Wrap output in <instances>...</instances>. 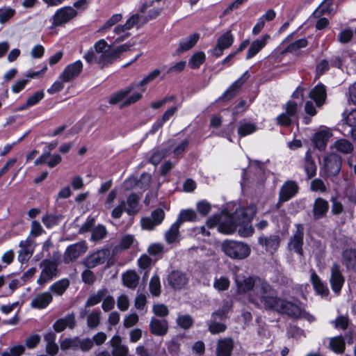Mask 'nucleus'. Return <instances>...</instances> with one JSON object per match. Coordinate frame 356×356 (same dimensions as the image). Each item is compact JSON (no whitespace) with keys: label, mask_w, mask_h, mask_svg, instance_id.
Segmentation results:
<instances>
[{"label":"nucleus","mask_w":356,"mask_h":356,"mask_svg":"<svg viewBox=\"0 0 356 356\" xmlns=\"http://www.w3.org/2000/svg\"><path fill=\"white\" fill-rule=\"evenodd\" d=\"M257 213V208L254 205L248 207H239L236 211L229 215L227 211L222 212L220 215H214L207 222L209 228L217 227L218 232L231 234L234 233L238 226H243L239 229L240 236L245 237L253 234L254 229L249 225Z\"/></svg>","instance_id":"1"},{"label":"nucleus","mask_w":356,"mask_h":356,"mask_svg":"<svg viewBox=\"0 0 356 356\" xmlns=\"http://www.w3.org/2000/svg\"><path fill=\"white\" fill-rule=\"evenodd\" d=\"M238 294H247L250 302L260 307H269L273 301V288L259 277H236Z\"/></svg>","instance_id":"2"},{"label":"nucleus","mask_w":356,"mask_h":356,"mask_svg":"<svg viewBox=\"0 0 356 356\" xmlns=\"http://www.w3.org/2000/svg\"><path fill=\"white\" fill-rule=\"evenodd\" d=\"M111 49L104 40H99L94 45V50H89L84 56L88 63H97L102 67L111 62Z\"/></svg>","instance_id":"3"},{"label":"nucleus","mask_w":356,"mask_h":356,"mask_svg":"<svg viewBox=\"0 0 356 356\" xmlns=\"http://www.w3.org/2000/svg\"><path fill=\"white\" fill-rule=\"evenodd\" d=\"M140 197L136 193L130 194L126 202L124 200H119L118 204L111 211V217L114 219H120L124 211L129 216L136 215L140 209Z\"/></svg>","instance_id":"4"},{"label":"nucleus","mask_w":356,"mask_h":356,"mask_svg":"<svg viewBox=\"0 0 356 356\" xmlns=\"http://www.w3.org/2000/svg\"><path fill=\"white\" fill-rule=\"evenodd\" d=\"M273 301L269 307H264L266 309H274L280 313L286 314L293 318H299L302 314L301 309L296 305L286 302L277 298L273 289Z\"/></svg>","instance_id":"5"},{"label":"nucleus","mask_w":356,"mask_h":356,"mask_svg":"<svg viewBox=\"0 0 356 356\" xmlns=\"http://www.w3.org/2000/svg\"><path fill=\"white\" fill-rule=\"evenodd\" d=\"M222 249L226 255L236 259H245L250 253V249L248 245L236 241H225L222 243Z\"/></svg>","instance_id":"6"},{"label":"nucleus","mask_w":356,"mask_h":356,"mask_svg":"<svg viewBox=\"0 0 356 356\" xmlns=\"http://www.w3.org/2000/svg\"><path fill=\"white\" fill-rule=\"evenodd\" d=\"M41 273L37 283L44 285L58 275V264L51 259H44L40 264Z\"/></svg>","instance_id":"7"},{"label":"nucleus","mask_w":356,"mask_h":356,"mask_svg":"<svg viewBox=\"0 0 356 356\" xmlns=\"http://www.w3.org/2000/svg\"><path fill=\"white\" fill-rule=\"evenodd\" d=\"M342 159L336 154H330L323 159V169L329 177L337 176L341 168Z\"/></svg>","instance_id":"8"},{"label":"nucleus","mask_w":356,"mask_h":356,"mask_svg":"<svg viewBox=\"0 0 356 356\" xmlns=\"http://www.w3.org/2000/svg\"><path fill=\"white\" fill-rule=\"evenodd\" d=\"M78 12L71 6H64L56 10L52 17L51 21L54 26H60L69 22L75 18Z\"/></svg>","instance_id":"9"},{"label":"nucleus","mask_w":356,"mask_h":356,"mask_svg":"<svg viewBox=\"0 0 356 356\" xmlns=\"http://www.w3.org/2000/svg\"><path fill=\"white\" fill-rule=\"evenodd\" d=\"M109 256L110 251L108 249H101L88 255L83 263L88 268H94L104 264Z\"/></svg>","instance_id":"10"},{"label":"nucleus","mask_w":356,"mask_h":356,"mask_svg":"<svg viewBox=\"0 0 356 356\" xmlns=\"http://www.w3.org/2000/svg\"><path fill=\"white\" fill-rule=\"evenodd\" d=\"M298 188V184L294 181L289 180L284 182L280 191L277 207H280L283 202L289 201L295 196Z\"/></svg>","instance_id":"11"},{"label":"nucleus","mask_w":356,"mask_h":356,"mask_svg":"<svg viewBox=\"0 0 356 356\" xmlns=\"http://www.w3.org/2000/svg\"><path fill=\"white\" fill-rule=\"evenodd\" d=\"M83 70V63L81 60H76L67 65L59 75V79L65 82H70L79 76Z\"/></svg>","instance_id":"12"},{"label":"nucleus","mask_w":356,"mask_h":356,"mask_svg":"<svg viewBox=\"0 0 356 356\" xmlns=\"http://www.w3.org/2000/svg\"><path fill=\"white\" fill-rule=\"evenodd\" d=\"M88 249V246L84 241H81L71 245L66 249L64 254V261L65 263L73 261L83 254Z\"/></svg>","instance_id":"13"},{"label":"nucleus","mask_w":356,"mask_h":356,"mask_svg":"<svg viewBox=\"0 0 356 356\" xmlns=\"http://www.w3.org/2000/svg\"><path fill=\"white\" fill-rule=\"evenodd\" d=\"M344 277L340 269V266L334 263L330 268V282L332 291L339 293L344 284Z\"/></svg>","instance_id":"14"},{"label":"nucleus","mask_w":356,"mask_h":356,"mask_svg":"<svg viewBox=\"0 0 356 356\" xmlns=\"http://www.w3.org/2000/svg\"><path fill=\"white\" fill-rule=\"evenodd\" d=\"M234 40V38L231 31H227L218 38L216 46L213 49V54L216 57L220 56L225 49H227L232 45Z\"/></svg>","instance_id":"15"},{"label":"nucleus","mask_w":356,"mask_h":356,"mask_svg":"<svg viewBox=\"0 0 356 356\" xmlns=\"http://www.w3.org/2000/svg\"><path fill=\"white\" fill-rule=\"evenodd\" d=\"M296 231L290 238L288 246L289 250H293L296 252L300 255L302 254L303 245V236H304V227L302 225L298 224L296 225Z\"/></svg>","instance_id":"16"},{"label":"nucleus","mask_w":356,"mask_h":356,"mask_svg":"<svg viewBox=\"0 0 356 356\" xmlns=\"http://www.w3.org/2000/svg\"><path fill=\"white\" fill-rule=\"evenodd\" d=\"M53 296L50 291L37 293L31 300L30 305L32 308L42 309L47 308L52 302Z\"/></svg>","instance_id":"17"},{"label":"nucleus","mask_w":356,"mask_h":356,"mask_svg":"<svg viewBox=\"0 0 356 356\" xmlns=\"http://www.w3.org/2000/svg\"><path fill=\"white\" fill-rule=\"evenodd\" d=\"M258 243L265 250L270 253L275 252L280 244V238L278 235H270L268 236L262 235L259 237Z\"/></svg>","instance_id":"18"},{"label":"nucleus","mask_w":356,"mask_h":356,"mask_svg":"<svg viewBox=\"0 0 356 356\" xmlns=\"http://www.w3.org/2000/svg\"><path fill=\"white\" fill-rule=\"evenodd\" d=\"M188 282L186 275L179 270L171 272L168 277L169 285L174 289H181L185 287Z\"/></svg>","instance_id":"19"},{"label":"nucleus","mask_w":356,"mask_h":356,"mask_svg":"<svg viewBox=\"0 0 356 356\" xmlns=\"http://www.w3.org/2000/svg\"><path fill=\"white\" fill-rule=\"evenodd\" d=\"M332 134L329 128L324 127L316 131L313 137V142L316 148L323 150L325 148L327 143Z\"/></svg>","instance_id":"20"},{"label":"nucleus","mask_w":356,"mask_h":356,"mask_svg":"<svg viewBox=\"0 0 356 356\" xmlns=\"http://www.w3.org/2000/svg\"><path fill=\"white\" fill-rule=\"evenodd\" d=\"M270 39L269 34L263 35L259 39L254 40L248 50L246 59L249 60L256 56Z\"/></svg>","instance_id":"21"},{"label":"nucleus","mask_w":356,"mask_h":356,"mask_svg":"<svg viewBox=\"0 0 356 356\" xmlns=\"http://www.w3.org/2000/svg\"><path fill=\"white\" fill-rule=\"evenodd\" d=\"M329 209V203L327 200L318 197L313 204L312 214L315 220H318L325 217Z\"/></svg>","instance_id":"22"},{"label":"nucleus","mask_w":356,"mask_h":356,"mask_svg":"<svg viewBox=\"0 0 356 356\" xmlns=\"http://www.w3.org/2000/svg\"><path fill=\"white\" fill-rule=\"evenodd\" d=\"M248 77V72H245L239 79L234 82L229 88L227 89L220 99L222 101H225L232 98L236 94L238 88L245 82Z\"/></svg>","instance_id":"23"},{"label":"nucleus","mask_w":356,"mask_h":356,"mask_svg":"<svg viewBox=\"0 0 356 356\" xmlns=\"http://www.w3.org/2000/svg\"><path fill=\"white\" fill-rule=\"evenodd\" d=\"M309 97L313 99L318 107L321 106L326 99V89L324 85L319 83L311 90Z\"/></svg>","instance_id":"24"},{"label":"nucleus","mask_w":356,"mask_h":356,"mask_svg":"<svg viewBox=\"0 0 356 356\" xmlns=\"http://www.w3.org/2000/svg\"><path fill=\"white\" fill-rule=\"evenodd\" d=\"M151 332L156 336H163L168 330V323L166 320L152 318L149 323Z\"/></svg>","instance_id":"25"},{"label":"nucleus","mask_w":356,"mask_h":356,"mask_svg":"<svg viewBox=\"0 0 356 356\" xmlns=\"http://www.w3.org/2000/svg\"><path fill=\"white\" fill-rule=\"evenodd\" d=\"M19 247L21 250L18 255L19 261L20 262L28 261L33 252L34 247L33 242L29 238H26L19 242Z\"/></svg>","instance_id":"26"},{"label":"nucleus","mask_w":356,"mask_h":356,"mask_svg":"<svg viewBox=\"0 0 356 356\" xmlns=\"http://www.w3.org/2000/svg\"><path fill=\"white\" fill-rule=\"evenodd\" d=\"M200 39V34L195 33L180 40L179 47L176 50L177 54L188 51L193 48Z\"/></svg>","instance_id":"27"},{"label":"nucleus","mask_w":356,"mask_h":356,"mask_svg":"<svg viewBox=\"0 0 356 356\" xmlns=\"http://www.w3.org/2000/svg\"><path fill=\"white\" fill-rule=\"evenodd\" d=\"M76 325L75 316L70 314L64 318L57 320L54 324V329L57 332H63L66 327L73 328Z\"/></svg>","instance_id":"28"},{"label":"nucleus","mask_w":356,"mask_h":356,"mask_svg":"<svg viewBox=\"0 0 356 356\" xmlns=\"http://www.w3.org/2000/svg\"><path fill=\"white\" fill-rule=\"evenodd\" d=\"M310 280L318 294L321 296H327L329 294V289L327 286L322 282L319 276L314 270H311Z\"/></svg>","instance_id":"29"},{"label":"nucleus","mask_w":356,"mask_h":356,"mask_svg":"<svg viewBox=\"0 0 356 356\" xmlns=\"http://www.w3.org/2000/svg\"><path fill=\"white\" fill-rule=\"evenodd\" d=\"M136 243L134 235L125 234L121 237L119 244L113 248V253L117 254L119 251L126 250Z\"/></svg>","instance_id":"30"},{"label":"nucleus","mask_w":356,"mask_h":356,"mask_svg":"<svg viewBox=\"0 0 356 356\" xmlns=\"http://www.w3.org/2000/svg\"><path fill=\"white\" fill-rule=\"evenodd\" d=\"M180 221L175 222L165 234V241L168 244H172L179 241Z\"/></svg>","instance_id":"31"},{"label":"nucleus","mask_w":356,"mask_h":356,"mask_svg":"<svg viewBox=\"0 0 356 356\" xmlns=\"http://www.w3.org/2000/svg\"><path fill=\"white\" fill-rule=\"evenodd\" d=\"M342 263L348 269H356V250L346 249L342 252Z\"/></svg>","instance_id":"32"},{"label":"nucleus","mask_w":356,"mask_h":356,"mask_svg":"<svg viewBox=\"0 0 356 356\" xmlns=\"http://www.w3.org/2000/svg\"><path fill=\"white\" fill-rule=\"evenodd\" d=\"M234 343L232 339L226 338L220 340L217 346L218 356H230Z\"/></svg>","instance_id":"33"},{"label":"nucleus","mask_w":356,"mask_h":356,"mask_svg":"<svg viewBox=\"0 0 356 356\" xmlns=\"http://www.w3.org/2000/svg\"><path fill=\"white\" fill-rule=\"evenodd\" d=\"M136 87L134 84L113 94L108 99L110 104H116L119 102H124L126 97L134 90Z\"/></svg>","instance_id":"34"},{"label":"nucleus","mask_w":356,"mask_h":356,"mask_svg":"<svg viewBox=\"0 0 356 356\" xmlns=\"http://www.w3.org/2000/svg\"><path fill=\"white\" fill-rule=\"evenodd\" d=\"M331 148L342 154H350L353 150V145L346 139L341 138L337 140Z\"/></svg>","instance_id":"35"},{"label":"nucleus","mask_w":356,"mask_h":356,"mask_svg":"<svg viewBox=\"0 0 356 356\" xmlns=\"http://www.w3.org/2000/svg\"><path fill=\"white\" fill-rule=\"evenodd\" d=\"M122 278L123 284L129 289H135L139 281L138 275L134 270H127L122 275Z\"/></svg>","instance_id":"36"},{"label":"nucleus","mask_w":356,"mask_h":356,"mask_svg":"<svg viewBox=\"0 0 356 356\" xmlns=\"http://www.w3.org/2000/svg\"><path fill=\"white\" fill-rule=\"evenodd\" d=\"M304 168L308 179H311L316 175L317 167L309 151H307L305 154Z\"/></svg>","instance_id":"37"},{"label":"nucleus","mask_w":356,"mask_h":356,"mask_svg":"<svg viewBox=\"0 0 356 356\" xmlns=\"http://www.w3.org/2000/svg\"><path fill=\"white\" fill-rule=\"evenodd\" d=\"M70 286V281L67 278L61 279L49 287V290L57 296H62Z\"/></svg>","instance_id":"38"},{"label":"nucleus","mask_w":356,"mask_h":356,"mask_svg":"<svg viewBox=\"0 0 356 356\" xmlns=\"http://www.w3.org/2000/svg\"><path fill=\"white\" fill-rule=\"evenodd\" d=\"M106 295V288H102L98 290L95 293L92 294L88 298L86 302V307H93L97 304H99L104 296Z\"/></svg>","instance_id":"39"},{"label":"nucleus","mask_w":356,"mask_h":356,"mask_svg":"<svg viewBox=\"0 0 356 356\" xmlns=\"http://www.w3.org/2000/svg\"><path fill=\"white\" fill-rule=\"evenodd\" d=\"M256 130L257 127L254 123L242 122L238 128V134L240 137H244L254 133Z\"/></svg>","instance_id":"40"},{"label":"nucleus","mask_w":356,"mask_h":356,"mask_svg":"<svg viewBox=\"0 0 356 356\" xmlns=\"http://www.w3.org/2000/svg\"><path fill=\"white\" fill-rule=\"evenodd\" d=\"M161 285L160 278L157 275L152 276L149 283V290L150 293L154 296L158 297L161 294Z\"/></svg>","instance_id":"41"},{"label":"nucleus","mask_w":356,"mask_h":356,"mask_svg":"<svg viewBox=\"0 0 356 356\" xmlns=\"http://www.w3.org/2000/svg\"><path fill=\"white\" fill-rule=\"evenodd\" d=\"M206 58L205 54L202 51L195 53L188 61V65L192 69H197L204 62Z\"/></svg>","instance_id":"42"},{"label":"nucleus","mask_w":356,"mask_h":356,"mask_svg":"<svg viewBox=\"0 0 356 356\" xmlns=\"http://www.w3.org/2000/svg\"><path fill=\"white\" fill-rule=\"evenodd\" d=\"M330 348L337 353H341L345 348V341L341 336L335 337L330 341Z\"/></svg>","instance_id":"43"},{"label":"nucleus","mask_w":356,"mask_h":356,"mask_svg":"<svg viewBox=\"0 0 356 356\" xmlns=\"http://www.w3.org/2000/svg\"><path fill=\"white\" fill-rule=\"evenodd\" d=\"M102 301V308L106 312L112 310L115 307V298L113 296H111L109 293L108 290L106 288V295H105V296H104Z\"/></svg>","instance_id":"44"},{"label":"nucleus","mask_w":356,"mask_h":356,"mask_svg":"<svg viewBox=\"0 0 356 356\" xmlns=\"http://www.w3.org/2000/svg\"><path fill=\"white\" fill-rule=\"evenodd\" d=\"M161 70L154 69V70L150 72L147 76H145L140 81H139L137 83H134V85L136 88L146 86L149 83L156 79L161 74Z\"/></svg>","instance_id":"45"},{"label":"nucleus","mask_w":356,"mask_h":356,"mask_svg":"<svg viewBox=\"0 0 356 356\" xmlns=\"http://www.w3.org/2000/svg\"><path fill=\"white\" fill-rule=\"evenodd\" d=\"M230 282L227 277L220 276L216 277L213 282V287L218 291H226L229 289Z\"/></svg>","instance_id":"46"},{"label":"nucleus","mask_w":356,"mask_h":356,"mask_svg":"<svg viewBox=\"0 0 356 356\" xmlns=\"http://www.w3.org/2000/svg\"><path fill=\"white\" fill-rule=\"evenodd\" d=\"M101 312L99 311H92L87 316V325L90 328L97 327L100 322Z\"/></svg>","instance_id":"47"},{"label":"nucleus","mask_w":356,"mask_h":356,"mask_svg":"<svg viewBox=\"0 0 356 356\" xmlns=\"http://www.w3.org/2000/svg\"><path fill=\"white\" fill-rule=\"evenodd\" d=\"M127 31V29L124 27V24L116 26L113 29V32L118 35V37L115 40V43H120L127 39L130 35V33Z\"/></svg>","instance_id":"48"},{"label":"nucleus","mask_w":356,"mask_h":356,"mask_svg":"<svg viewBox=\"0 0 356 356\" xmlns=\"http://www.w3.org/2000/svg\"><path fill=\"white\" fill-rule=\"evenodd\" d=\"M197 219V214L195 211L192 209H186L181 211L179 218L176 221H180V225L185 221H195Z\"/></svg>","instance_id":"49"},{"label":"nucleus","mask_w":356,"mask_h":356,"mask_svg":"<svg viewBox=\"0 0 356 356\" xmlns=\"http://www.w3.org/2000/svg\"><path fill=\"white\" fill-rule=\"evenodd\" d=\"M142 21V15H140L139 14L133 15L127 20L126 23L124 24V27L127 29V31L132 29L134 26H137L138 28L144 24H141Z\"/></svg>","instance_id":"50"},{"label":"nucleus","mask_w":356,"mask_h":356,"mask_svg":"<svg viewBox=\"0 0 356 356\" xmlns=\"http://www.w3.org/2000/svg\"><path fill=\"white\" fill-rule=\"evenodd\" d=\"M15 14V10L10 7H3L0 8V23L5 24L11 19Z\"/></svg>","instance_id":"51"},{"label":"nucleus","mask_w":356,"mask_h":356,"mask_svg":"<svg viewBox=\"0 0 356 356\" xmlns=\"http://www.w3.org/2000/svg\"><path fill=\"white\" fill-rule=\"evenodd\" d=\"M79 337L66 338L60 342V348L65 350L70 348L78 349Z\"/></svg>","instance_id":"52"},{"label":"nucleus","mask_w":356,"mask_h":356,"mask_svg":"<svg viewBox=\"0 0 356 356\" xmlns=\"http://www.w3.org/2000/svg\"><path fill=\"white\" fill-rule=\"evenodd\" d=\"M134 44H124L122 45L118 46L115 48L111 49V61L115 58L116 57L120 56L122 54L129 51L131 49V47H133Z\"/></svg>","instance_id":"53"},{"label":"nucleus","mask_w":356,"mask_h":356,"mask_svg":"<svg viewBox=\"0 0 356 356\" xmlns=\"http://www.w3.org/2000/svg\"><path fill=\"white\" fill-rule=\"evenodd\" d=\"M308 42L305 38L299 39L291 43L284 50L286 52H295L300 48L305 47Z\"/></svg>","instance_id":"54"},{"label":"nucleus","mask_w":356,"mask_h":356,"mask_svg":"<svg viewBox=\"0 0 356 356\" xmlns=\"http://www.w3.org/2000/svg\"><path fill=\"white\" fill-rule=\"evenodd\" d=\"M143 97L142 92H135L130 95H127L124 102H122L121 107L130 106L138 102Z\"/></svg>","instance_id":"55"},{"label":"nucleus","mask_w":356,"mask_h":356,"mask_svg":"<svg viewBox=\"0 0 356 356\" xmlns=\"http://www.w3.org/2000/svg\"><path fill=\"white\" fill-rule=\"evenodd\" d=\"M44 154L48 155L45 159V164L49 168H54L60 163L62 159L59 154H51L49 152H45Z\"/></svg>","instance_id":"56"},{"label":"nucleus","mask_w":356,"mask_h":356,"mask_svg":"<svg viewBox=\"0 0 356 356\" xmlns=\"http://www.w3.org/2000/svg\"><path fill=\"white\" fill-rule=\"evenodd\" d=\"M93 348V340L90 338L80 339L79 337L78 349L83 352H88Z\"/></svg>","instance_id":"57"},{"label":"nucleus","mask_w":356,"mask_h":356,"mask_svg":"<svg viewBox=\"0 0 356 356\" xmlns=\"http://www.w3.org/2000/svg\"><path fill=\"white\" fill-rule=\"evenodd\" d=\"M44 97V92L42 90L37 91L30 96L27 100V106H33L39 103Z\"/></svg>","instance_id":"58"},{"label":"nucleus","mask_w":356,"mask_h":356,"mask_svg":"<svg viewBox=\"0 0 356 356\" xmlns=\"http://www.w3.org/2000/svg\"><path fill=\"white\" fill-rule=\"evenodd\" d=\"M332 202V213L334 216H338L343 211V204L338 200L337 197H332L330 199Z\"/></svg>","instance_id":"59"},{"label":"nucleus","mask_w":356,"mask_h":356,"mask_svg":"<svg viewBox=\"0 0 356 356\" xmlns=\"http://www.w3.org/2000/svg\"><path fill=\"white\" fill-rule=\"evenodd\" d=\"M177 324L184 329L189 328L193 324V319L189 315H180L177 319Z\"/></svg>","instance_id":"60"},{"label":"nucleus","mask_w":356,"mask_h":356,"mask_svg":"<svg viewBox=\"0 0 356 356\" xmlns=\"http://www.w3.org/2000/svg\"><path fill=\"white\" fill-rule=\"evenodd\" d=\"M106 229L103 225H98L92 232V238L93 240H100L106 235Z\"/></svg>","instance_id":"61"},{"label":"nucleus","mask_w":356,"mask_h":356,"mask_svg":"<svg viewBox=\"0 0 356 356\" xmlns=\"http://www.w3.org/2000/svg\"><path fill=\"white\" fill-rule=\"evenodd\" d=\"M153 312L156 316L160 317H165L168 314V309L163 304H156L152 308Z\"/></svg>","instance_id":"62"},{"label":"nucleus","mask_w":356,"mask_h":356,"mask_svg":"<svg viewBox=\"0 0 356 356\" xmlns=\"http://www.w3.org/2000/svg\"><path fill=\"white\" fill-rule=\"evenodd\" d=\"M310 188L312 191H320L321 193L326 191V186L324 182L320 179H314L312 180Z\"/></svg>","instance_id":"63"},{"label":"nucleus","mask_w":356,"mask_h":356,"mask_svg":"<svg viewBox=\"0 0 356 356\" xmlns=\"http://www.w3.org/2000/svg\"><path fill=\"white\" fill-rule=\"evenodd\" d=\"M66 83L61 79H58L47 89V92L50 95L60 92L64 88V83Z\"/></svg>","instance_id":"64"}]
</instances>
